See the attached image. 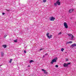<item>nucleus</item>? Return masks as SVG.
Here are the masks:
<instances>
[{"label":"nucleus","instance_id":"1","mask_svg":"<svg viewBox=\"0 0 76 76\" xmlns=\"http://www.w3.org/2000/svg\"><path fill=\"white\" fill-rule=\"evenodd\" d=\"M54 4L55 6H57V4L58 5V6L60 5V0H58L57 1L56 3H54Z\"/></svg>","mask_w":76,"mask_h":76},{"label":"nucleus","instance_id":"2","mask_svg":"<svg viewBox=\"0 0 76 76\" xmlns=\"http://www.w3.org/2000/svg\"><path fill=\"white\" fill-rule=\"evenodd\" d=\"M57 58H55L54 59H53L52 61H51L50 63H51L52 64H53V63L55 62L56 63L57 61Z\"/></svg>","mask_w":76,"mask_h":76},{"label":"nucleus","instance_id":"3","mask_svg":"<svg viewBox=\"0 0 76 76\" xmlns=\"http://www.w3.org/2000/svg\"><path fill=\"white\" fill-rule=\"evenodd\" d=\"M68 35H69V37H71V38L70 39V40H71V41H72V40H73V38H74V36H73V35L70 34H68Z\"/></svg>","mask_w":76,"mask_h":76},{"label":"nucleus","instance_id":"4","mask_svg":"<svg viewBox=\"0 0 76 76\" xmlns=\"http://www.w3.org/2000/svg\"><path fill=\"white\" fill-rule=\"evenodd\" d=\"M49 34H50V33H47L46 34V36H47L48 38H49V39H50V38H52V37H53V35H50V36H49Z\"/></svg>","mask_w":76,"mask_h":76},{"label":"nucleus","instance_id":"5","mask_svg":"<svg viewBox=\"0 0 76 76\" xmlns=\"http://www.w3.org/2000/svg\"><path fill=\"white\" fill-rule=\"evenodd\" d=\"M69 64H70V63H68L67 64L65 63L63 64L64 67H66L68 66V65H69Z\"/></svg>","mask_w":76,"mask_h":76},{"label":"nucleus","instance_id":"6","mask_svg":"<svg viewBox=\"0 0 76 76\" xmlns=\"http://www.w3.org/2000/svg\"><path fill=\"white\" fill-rule=\"evenodd\" d=\"M64 26H65V28H68V26L67 25V24L66 22L64 23Z\"/></svg>","mask_w":76,"mask_h":76},{"label":"nucleus","instance_id":"7","mask_svg":"<svg viewBox=\"0 0 76 76\" xmlns=\"http://www.w3.org/2000/svg\"><path fill=\"white\" fill-rule=\"evenodd\" d=\"M55 18H54L53 17H52L50 18V20L51 21H54L55 20Z\"/></svg>","mask_w":76,"mask_h":76},{"label":"nucleus","instance_id":"8","mask_svg":"<svg viewBox=\"0 0 76 76\" xmlns=\"http://www.w3.org/2000/svg\"><path fill=\"white\" fill-rule=\"evenodd\" d=\"M71 47L72 48H73V47H76V44L75 43H74L72 45Z\"/></svg>","mask_w":76,"mask_h":76},{"label":"nucleus","instance_id":"9","mask_svg":"<svg viewBox=\"0 0 76 76\" xmlns=\"http://www.w3.org/2000/svg\"><path fill=\"white\" fill-rule=\"evenodd\" d=\"M73 9H71L69 10V13H72L73 12Z\"/></svg>","mask_w":76,"mask_h":76},{"label":"nucleus","instance_id":"10","mask_svg":"<svg viewBox=\"0 0 76 76\" xmlns=\"http://www.w3.org/2000/svg\"><path fill=\"white\" fill-rule=\"evenodd\" d=\"M3 47L4 48H6L7 46L6 45H3Z\"/></svg>","mask_w":76,"mask_h":76},{"label":"nucleus","instance_id":"11","mask_svg":"<svg viewBox=\"0 0 76 76\" xmlns=\"http://www.w3.org/2000/svg\"><path fill=\"white\" fill-rule=\"evenodd\" d=\"M4 56V53H1V57H3Z\"/></svg>","mask_w":76,"mask_h":76},{"label":"nucleus","instance_id":"12","mask_svg":"<svg viewBox=\"0 0 76 76\" xmlns=\"http://www.w3.org/2000/svg\"><path fill=\"white\" fill-rule=\"evenodd\" d=\"M32 62H34V61L32 60H30V62L29 63H32Z\"/></svg>","mask_w":76,"mask_h":76},{"label":"nucleus","instance_id":"13","mask_svg":"<svg viewBox=\"0 0 76 76\" xmlns=\"http://www.w3.org/2000/svg\"><path fill=\"white\" fill-rule=\"evenodd\" d=\"M17 41H18V40L16 39L15 40H14V42H18Z\"/></svg>","mask_w":76,"mask_h":76},{"label":"nucleus","instance_id":"14","mask_svg":"<svg viewBox=\"0 0 76 76\" xmlns=\"http://www.w3.org/2000/svg\"><path fill=\"white\" fill-rule=\"evenodd\" d=\"M44 73L45 74H46V75H47V74H48V72H46V71L44 72Z\"/></svg>","mask_w":76,"mask_h":76},{"label":"nucleus","instance_id":"15","mask_svg":"<svg viewBox=\"0 0 76 76\" xmlns=\"http://www.w3.org/2000/svg\"><path fill=\"white\" fill-rule=\"evenodd\" d=\"M12 59H10V61L9 63H12Z\"/></svg>","mask_w":76,"mask_h":76},{"label":"nucleus","instance_id":"16","mask_svg":"<svg viewBox=\"0 0 76 76\" xmlns=\"http://www.w3.org/2000/svg\"><path fill=\"white\" fill-rule=\"evenodd\" d=\"M64 50V48H62L61 49V51H63Z\"/></svg>","mask_w":76,"mask_h":76},{"label":"nucleus","instance_id":"17","mask_svg":"<svg viewBox=\"0 0 76 76\" xmlns=\"http://www.w3.org/2000/svg\"><path fill=\"white\" fill-rule=\"evenodd\" d=\"M69 44H72V43H73V42L72 41H70L69 42Z\"/></svg>","mask_w":76,"mask_h":76},{"label":"nucleus","instance_id":"18","mask_svg":"<svg viewBox=\"0 0 76 76\" xmlns=\"http://www.w3.org/2000/svg\"><path fill=\"white\" fill-rule=\"evenodd\" d=\"M42 71H43V72H46V70H44V69H42Z\"/></svg>","mask_w":76,"mask_h":76},{"label":"nucleus","instance_id":"19","mask_svg":"<svg viewBox=\"0 0 76 76\" xmlns=\"http://www.w3.org/2000/svg\"><path fill=\"white\" fill-rule=\"evenodd\" d=\"M6 37H7V35L6 34L4 35V38H6Z\"/></svg>","mask_w":76,"mask_h":76},{"label":"nucleus","instance_id":"20","mask_svg":"<svg viewBox=\"0 0 76 76\" xmlns=\"http://www.w3.org/2000/svg\"><path fill=\"white\" fill-rule=\"evenodd\" d=\"M69 44V42H66V44Z\"/></svg>","mask_w":76,"mask_h":76},{"label":"nucleus","instance_id":"21","mask_svg":"<svg viewBox=\"0 0 76 76\" xmlns=\"http://www.w3.org/2000/svg\"><path fill=\"white\" fill-rule=\"evenodd\" d=\"M55 67H58V66L57 65H56L55 66Z\"/></svg>","mask_w":76,"mask_h":76},{"label":"nucleus","instance_id":"22","mask_svg":"<svg viewBox=\"0 0 76 76\" xmlns=\"http://www.w3.org/2000/svg\"><path fill=\"white\" fill-rule=\"evenodd\" d=\"M46 0H43V2H44V3H45V2H46Z\"/></svg>","mask_w":76,"mask_h":76},{"label":"nucleus","instance_id":"23","mask_svg":"<svg viewBox=\"0 0 76 76\" xmlns=\"http://www.w3.org/2000/svg\"><path fill=\"white\" fill-rule=\"evenodd\" d=\"M44 50V48H41L40 49V51H41V50Z\"/></svg>","mask_w":76,"mask_h":76},{"label":"nucleus","instance_id":"24","mask_svg":"<svg viewBox=\"0 0 76 76\" xmlns=\"http://www.w3.org/2000/svg\"><path fill=\"white\" fill-rule=\"evenodd\" d=\"M61 34V32H60V33H58V35H60Z\"/></svg>","mask_w":76,"mask_h":76},{"label":"nucleus","instance_id":"25","mask_svg":"<svg viewBox=\"0 0 76 76\" xmlns=\"http://www.w3.org/2000/svg\"><path fill=\"white\" fill-rule=\"evenodd\" d=\"M24 53H26V50H25L24 51Z\"/></svg>","mask_w":76,"mask_h":76},{"label":"nucleus","instance_id":"26","mask_svg":"<svg viewBox=\"0 0 76 76\" xmlns=\"http://www.w3.org/2000/svg\"><path fill=\"white\" fill-rule=\"evenodd\" d=\"M5 13H4V12H3L2 13V14L3 15H5Z\"/></svg>","mask_w":76,"mask_h":76},{"label":"nucleus","instance_id":"27","mask_svg":"<svg viewBox=\"0 0 76 76\" xmlns=\"http://www.w3.org/2000/svg\"><path fill=\"white\" fill-rule=\"evenodd\" d=\"M48 55V54L47 53H46L45 55V56H47Z\"/></svg>","mask_w":76,"mask_h":76},{"label":"nucleus","instance_id":"28","mask_svg":"<svg viewBox=\"0 0 76 76\" xmlns=\"http://www.w3.org/2000/svg\"><path fill=\"white\" fill-rule=\"evenodd\" d=\"M7 11L8 12H9V10H7Z\"/></svg>","mask_w":76,"mask_h":76},{"label":"nucleus","instance_id":"29","mask_svg":"<svg viewBox=\"0 0 76 76\" xmlns=\"http://www.w3.org/2000/svg\"><path fill=\"white\" fill-rule=\"evenodd\" d=\"M66 61H68V59H66Z\"/></svg>","mask_w":76,"mask_h":76},{"label":"nucleus","instance_id":"30","mask_svg":"<svg viewBox=\"0 0 76 76\" xmlns=\"http://www.w3.org/2000/svg\"><path fill=\"white\" fill-rule=\"evenodd\" d=\"M44 57H45V56L44 55H43V58H44Z\"/></svg>","mask_w":76,"mask_h":76},{"label":"nucleus","instance_id":"31","mask_svg":"<svg viewBox=\"0 0 76 76\" xmlns=\"http://www.w3.org/2000/svg\"><path fill=\"white\" fill-rule=\"evenodd\" d=\"M28 67H30V66L28 65Z\"/></svg>","mask_w":76,"mask_h":76},{"label":"nucleus","instance_id":"32","mask_svg":"<svg viewBox=\"0 0 76 76\" xmlns=\"http://www.w3.org/2000/svg\"><path fill=\"white\" fill-rule=\"evenodd\" d=\"M27 29L28 30H29V28H27Z\"/></svg>","mask_w":76,"mask_h":76},{"label":"nucleus","instance_id":"33","mask_svg":"<svg viewBox=\"0 0 76 76\" xmlns=\"http://www.w3.org/2000/svg\"><path fill=\"white\" fill-rule=\"evenodd\" d=\"M66 53H67V52H66Z\"/></svg>","mask_w":76,"mask_h":76},{"label":"nucleus","instance_id":"34","mask_svg":"<svg viewBox=\"0 0 76 76\" xmlns=\"http://www.w3.org/2000/svg\"><path fill=\"white\" fill-rule=\"evenodd\" d=\"M0 66H1H1L0 65Z\"/></svg>","mask_w":76,"mask_h":76}]
</instances>
